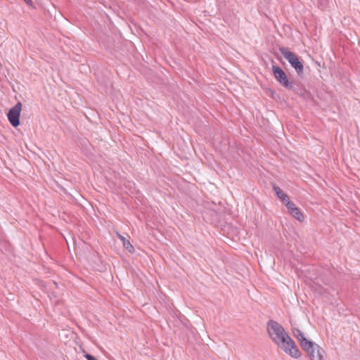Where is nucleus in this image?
<instances>
[{
    "label": "nucleus",
    "mask_w": 360,
    "mask_h": 360,
    "mask_svg": "<svg viewBox=\"0 0 360 360\" xmlns=\"http://www.w3.org/2000/svg\"><path fill=\"white\" fill-rule=\"evenodd\" d=\"M267 333L272 342L286 354L294 358H299L301 352L295 341L286 333L278 322L270 320L267 322Z\"/></svg>",
    "instance_id": "nucleus-1"
},
{
    "label": "nucleus",
    "mask_w": 360,
    "mask_h": 360,
    "mask_svg": "<svg viewBox=\"0 0 360 360\" xmlns=\"http://www.w3.org/2000/svg\"><path fill=\"white\" fill-rule=\"evenodd\" d=\"M279 51L284 58L288 61L291 66L295 70L298 75L303 73L304 65L299 57L294 53L290 51L287 48L280 47Z\"/></svg>",
    "instance_id": "nucleus-2"
},
{
    "label": "nucleus",
    "mask_w": 360,
    "mask_h": 360,
    "mask_svg": "<svg viewBox=\"0 0 360 360\" xmlns=\"http://www.w3.org/2000/svg\"><path fill=\"white\" fill-rule=\"evenodd\" d=\"M271 70L274 78L281 86L288 89L293 87L292 83L288 80L285 72L279 66L273 65Z\"/></svg>",
    "instance_id": "nucleus-3"
},
{
    "label": "nucleus",
    "mask_w": 360,
    "mask_h": 360,
    "mask_svg": "<svg viewBox=\"0 0 360 360\" xmlns=\"http://www.w3.org/2000/svg\"><path fill=\"white\" fill-rule=\"evenodd\" d=\"M22 104L20 102H18L11 108L8 112V119L11 123V124L16 127L20 124V116L21 112Z\"/></svg>",
    "instance_id": "nucleus-4"
},
{
    "label": "nucleus",
    "mask_w": 360,
    "mask_h": 360,
    "mask_svg": "<svg viewBox=\"0 0 360 360\" xmlns=\"http://www.w3.org/2000/svg\"><path fill=\"white\" fill-rule=\"evenodd\" d=\"M292 334L299 341L302 349H308L309 347L314 345L313 342L307 339L304 334L299 328H293Z\"/></svg>",
    "instance_id": "nucleus-5"
},
{
    "label": "nucleus",
    "mask_w": 360,
    "mask_h": 360,
    "mask_svg": "<svg viewBox=\"0 0 360 360\" xmlns=\"http://www.w3.org/2000/svg\"><path fill=\"white\" fill-rule=\"evenodd\" d=\"M313 346L308 349H304L310 358V360H324V350L317 344L313 342Z\"/></svg>",
    "instance_id": "nucleus-6"
},
{
    "label": "nucleus",
    "mask_w": 360,
    "mask_h": 360,
    "mask_svg": "<svg viewBox=\"0 0 360 360\" xmlns=\"http://www.w3.org/2000/svg\"><path fill=\"white\" fill-rule=\"evenodd\" d=\"M118 238L122 242L123 247L130 253L134 252V248L129 240L120 233H117Z\"/></svg>",
    "instance_id": "nucleus-7"
},
{
    "label": "nucleus",
    "mask_w": 360,
    "mask_h": 360,
    "mask_svg": "<svg viewBox=\"0 0 360 360\" xmlns=\"http://www.w3.org/2000/svg\"><path fill=\"white\" fill-rule=\"evenodd\" d=\"M273 188L277 197L283 202H285L289 198L288 195L285 194L278 186L274 185Z\"/></svg>",
    "instance_id": "nucleus-8"
},
{
    "label": "nucleus",
    "mask_w": 360,
    "mask_h": 360,
    "mask_svg": "<svg viewBox=\"0 0 360 360\" xmlns=\"http://www.w3.org/2000/svg\"><path fill=\"white\" fill-rule=\"evenodd\" d=\"M290 214L300 222L304 221V216L297 207L290 212Z\"/></svg>",
    "instance_id": "nucleus-9"
},
{
    "label": "nucleus",
    "mask_w": 360,
    "mask_h": 360,
    "mask_svg": "<svg viewBox=\"0 0 360 360\" xmlns=\"http://www.w3.org/2000/svg\"><path fill=\"white\" fill-rule=\"evenodd\" d=\"M284 203L289 213L297 207L295 204L293 202L290 201L289 198Z\"/></svg>",
    "instance_id": "nucleus-10"
},
{
    "label": "nucleus",
    "mask_w": 360,
    "mask_h": 360,
    "mask_svg": "<svg viewBox=\"0 0 360 360\" xmlns=\"http://www.w3.org/2000/svg\"><path fill=\"white\" fill-rule=\"evenodd\" d=\"M27 4H28L29 6H32V0H24Z\"/></svg>",
    "instance_id": "nucleus-11"
}]
</instances>
